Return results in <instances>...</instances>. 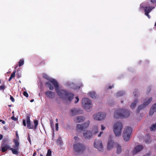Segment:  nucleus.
Instances as JSON below:
<instances>
[{"mask_svg":"<svg viewBox=\"0 0 156 156\" xmlns=\"http://www.w3.org/2000/svg\"><path fill=\"white\" fill-rule=\"evenodd\" d=\"M16 138H17V139L18 140H19V135H18V132L17 131H16Z\"/></svg>","mask_w":156,"mask_h":156,"instance_id":"42","label":"nucleus"},{"mask_svg":"<svg viewBox=\"0 0 156 156\" xmlns=\"http://www.w3.org/2000/svg\"><path fill=\"white\" fill-rule=\"evenodd\" d=\"M24 63V60L23 59H21L19 62V66H21Z\"/></svg>","mask_w":156,"mask_h":156,"instance_id":"31","label":"nucleus"},{"mask_svg":"<svg viewBox=\"0 0 156 156\" xmlns=\"http://www.w3.org/2000/svg\"><path fill=\"white\" fill-rule=\"evenodd\" d=\"M138 92V90H135L133 94H134V96L135 97H137V94H136Z\"/></svg>","mask_w":156,"mask_h":156,"instance_id":"37","label":"nucleus"},{"mask_svg":"<svg viewBox=\"0 0 156 156\" xmlns=\"http://www.w3.org/2000/svg\"><path fill=\"white\" fill-rule=\"evenodd\" d=\"M115 147L117 149L116 153L118 154H120L122 151L121 146L117 143V145H116Z\"/></svg>","mask_w":156,"mask_h":156,"instance_id":"23","label":"nucleus"},{"mask_svg":"<svg viewBox=\"0 0 156 156\" xmlns=\"http://www.w3.org/2000/svg\"><path fill=\"white\" fill-rule=\"evenodd\" d=\"M5 87V86L4 85H3L0 86V90H4Z\"/></svg>","mask_w":156,"mask_h":156,"instance_id":"35","label":"nucleus"},{"mask_svg":"<svg viewBox=\"0 0 156 156\" xmlns=\"http://www.w3.org/2000/svg\"><path fill=\"white\" fill-rule=\"evenodd\" d=\"M155 112H156V103L154 104L150 109L149 112V115L151 116Z\"/></svg>","mask_w":156,"mask_h":156,"instance_id":"20","label":"nucleus"},{"mask_svg":"<svg viewBox=\"0 0 156 156\" xmlns=\"http://www.w3.org/2000/svg\"><path fill=\"white\" fill-rule=\"evenodd\" d=\"M82 105L85 110H89L92 107L91 101L87 98H84L82 101Z\"/></svg>","mask_w":156,"mask_h":156,"instance_id":"7","label":"nucleus"},{"mask_svg":"<svg viewBox=\"0 0 156 156\" xmlns=\"http://www.w3.org/2000/svg\"><path fill=\"white\" fill-rule=\"evenodd\" d=\"M51 82L54 85L55 90L60 98H64L70 102L71 101L74 96L73 94L68 93L66 91L63 90H59L58 84L55 80H51Z\"/></svg>","mask_w":156,"mask_h":156,"instance_id":"1","label":"nucleus"},{"mask_svg":"<svg viewBox=\"0 0 156 156\" xmlns=\"http://www.w3.org/2000/svg\"><path fill=\"white\" fill-rule=\"evenodd\" d=\"M10 99L12 102H14L15 100H14V98L11 95L10 96Z\"/></svg>","mask_w":156,"mask_h":156,"instance_id":"38","label":"nucleus"},{"mask_svg":"<svg viewBox=\"0 0 156 156\" xmlns=\"http://www.w3.org/2000/svg\"><path fill=\"white\" fill-rule=\"evenodd\" d=\"M73 148L75 151L78 153H82L85 150L84 146L80 143H77L73 145Z\"/></svg>","mask_w":156,"mask_h":156,"instance_id":"6","label":"nucleus"},{"mask_svg":"<svg viewBox=\"0 0 156 156\" xmlns=\"http://www.w3.org/2000/svg\"><path fill=\"white\" fill-rule=\"evenodd\" d=\"M56 122H57V121H58V119H56Z\"/></svg>","mask_w":156,"mask_h":156,"instance_id":"58","label":"nucleus"},{"mask_svg":"<svg viewBox=\"0 0 156 156\" xmlns=\"http://www.w3.org/2000/svg\"><path fill=\"white\" fill-rule=\"evenodd\" d=\"M106 114L103 112H99L94 115L93 117L95 120H101L104 119L105 117Z\"/></svg>","mask_w":156,"mask_h":156,"instance_id":"9","label":"nucleus"},{"mask_svg":"<svg viewBox=\"0 0 156 156\" xmlns=\"http://www.w3.org/2000/svg\"><path fill=\"white\" fill-rule=\"evenodd\" d=\"M10 146L7 144H4L2 145V152H4L9 149L10 150Z\"/></svg>","mask_w":156,"mask_h":156,"instance_id":"19","label":"nucleus"},{"mask_svg":"<svg viewBox=\"0 0 156 156\" xmlns=\"http://www.w3.org/2000/svg\"><path fill=\"white\" fill-rule=\"evenodd\" d=\"M89 95L92 98H95L96 97V95L95 92H91L89 93Z\"/></svg>","mask_w":156,"mask_h":156,"instance_id":"27","label":"nucleus"},{"mask_svg":"<svg viewBox=\"0 0 156 156\" xmlns=\"http://www.w3.org/2000/svg\"><path fill=\"white\" fill-rule=\"evenodd\" d=\"M51 126H52V125H54V124L53 122H52V123H51Z\"/></svg>","mask_w":156,"mask_h":156,"instance_id":"56","label":"nucleus"},{"mask_svg":"<svg viewBox=\"0 0 156 156\" xmlns=\"http://www.w3.org/2000/svg\"><path fill=\"white\" fill-rule=\"evenodd\" d=\"M78 138V137H77V136H75L74 137V139H75V140H76Z\"/></svg>","mask_w":156,"mask_h":156,"instance_id":"54","label":"nucleus"},{"mask_svg":"<svg viewBox=\"0 0 156 156\" xmlns=\"http://www.w3.org/2000/svg\"><path fill=\"white\" fill-rule=\"evenodd\" d=\"M3 138V135H0V140H2Z\"/></svg>","mask_w":156,"mask_h":156,"instance_id":"52","label":"nucleus"},{"mask_svg":"<svg viewBox=\"0 0 156 156\" xmlns=\"http://www.w3.org/2000/svg\"><path fill=\"white\" fill-rule=\"evenodd\" d=\"M37 154V152H34L33 153V156H35Z\"/></svg>","mask_w":156,"mask_h":156,"instance_id":"53","label":"nucleus"},{"mask_svg":"<svg viewBox=\"0 0 156 156\" xmlns=\"http://www.w3.org/2000/svg\"><path fill=\"white\" fill-rule=\"evenodd\" d=\"M94 147L95 148H97L100 151H102L103 146L101 140H96L94 143Z\"/></svg>","mask_w":156,"mask_h":156,"instance_id":"10","label":"nucleus"},{"mask_svg":"<svg viewBox=\"0 0 156 156\" xmlns=\"http://www.w3.org/2000/svg\"><path fill=\"white\" fill-rule=\"evenodd\" d=\"M58 123H56L55 124V130L56 131L58 130Z\"/></svg>","mask_w":156,"mask_h":156,"instance_id":"40","label":"nucleus"},{"mask_svg":"<svg viewBox=\"0 0 156 156\" xmlns=\"http://www.w3.org/2000/svg\"><path fill=\"white\" fill-rule=\"evenodd\" d=\"M42 76L44 78L47 79V80H49L51 82V80H54V79H51L45 73H43L42 74Z\"/></svg>","mask_w":156,"mask_h":156,"instance_id":"24","label":"nucleus"},{"mask_svg":"<svg viewBox=\"0 0 156 156\" xmlns=\"http://www.w3.org/2000/svg\"><path fill=\"white\" fill-rule=\"evenodd\" d=\"M51 151L50 149H48L46 156H51Z\"/></svg>","mask_w":156,"mask_h":156,"instance_id":"33","label":"nucleus"},{"mask_svg":"<svg viewBox=\"0 0 156 156\" xmlns=\"http://www.w3.org/2000/svg\"><path fill=\"white\" fill-rule=\"evenodd\" d=\"M83 111L82 110H76L73 109L71 110L70 115L71 116H73L78 114H81L82 113Z\"/></svg>","mask_w":156,"mask_h":156,"instance_id":"15","label":"nucleus"},{"mask_svg":"<svg viewBox=\"0 0 156 156\" xmlns=\"http://www.w3.org/2000/svg\"><path fill=\"white\" fill-rule=\"evenodd\" d=\"M151 136L148 134L147 135L145 136V139L144 140L146 144H149L152 141L151 139Z\"/></svg>","mask_w":156,"mask_h":156,"instance_id":"22","label":"nucleus"},{"mask_svg":"<svg viewBox=\"0 0 156 156\" xmlns=\"http://www.w3.org/2000/svg\"><path fill=\"white\" fill-rule=\"evenodd\" d=\"M1 151V149H0V151Z\"/></svg>","mask_w":156,"mask_h":156,"instance_id":"63","label":"nucleus"},{"mask_svg":"<svg viewBox=\"0 0 156 156\" xmlns=\"http://www.w3.org/2000/svg\"><path fill=\"white\" fill-rule=\"evenodd\" d=\"M125 94V92L123 91H119L117 92L116 94V95L117 97L121 96Z\"/></svg>","mask_w":156,"mask_h":156,"instance_id":"29","label":"nucleus"},{"mask_svg":"<svg viewBox=\"0 0 156 156\" xmlns=\"http://www.w3.org/2000/svg\"><path fill=\"white\" fill-rule=\"evenodd\" d=\"M143 148V147L141 145H138L135 147L133 151V155L136 154L138 152L140 151Z\"/></svg>","mask_w":156,"mask_h":156,"instance_id":"14","label":"nucleus"},{"mask_svg":"<svg viewBox=\"0 0 156 156\" xmlns=\"http://www.w3.org/2000/svg\"><path fill=\"white\" fill-rule=\"evenodd\" d=\"M23 94L27 98L28 97V94L26 91H24Z\"/></svg>","mask_w":156,"mask_h":156,"instance_id":"34","label":"nucleus"},{"mask_svg":"<svg viewBox=\"0 0 156 156\" xmlns=\"http://www.w3.org/2000/svg\"><path fill=\"white\" fill-rule=\"evenodd\" d=\"M151 2L153 3L156 4V0H151Z\"/></svg>","mask_w":156,"mask_h":156,"instance_id":"46","label":"nucleus"},{"mask_svg":"<svg viewBox=\"0 0 156 156\" xmlns=\"http://www.w3.org/2000/svg\"><path fill=\"white\" fill-rule=\"evenodd\" d=\"M17 76L18 78H20L21 77V75L20 74H19L18 73L17 74Z\"/></svg>","mask_w":156,"mask_h":156,"instance_id":"51","label":"nucleus"},{"mask_svg":"<svg viewBox=\"0 0 156 156\" xmlns=\"http://www.w3.org/2000/svg\"><path fill=\"white\" fill-rule=\"evenodd\" d=\"M41 156H42V155H41Z\"/></svg>","mask_w":156,"mask_h":156,"instance_id":"62","label":"nucleus"},{"mask_svg":"<svg viewBox=\"0 0 156 156\" xmlns=\"http://www.w3.org/2000/svg\"><path fill=\"white\" fill-rule=\"evenodd\" d=\"M1 81L0 80V84H1Z\"/></svg>","mask_w":156,"mask_h":156,"instance_id":"59","label":"nucleus"},{"mask_svg":"<svg viewBox=\"0 0 156 156\" xmlns=\"http://www.w3.org/2000/svg\"><path fill=\"white\" fill-rule=\"evenodd\" d=\"M156 129V123L152 125L150 127V130L151 131H153Z\"/></svg>","mask_w":156,"mask_h":156,"instance_id":"30","label":"nucleus"},{"mask_svg":"<svg viewBox=\"0 0 156 156\" xmlns=\"http://www.w3.org/2000/svg\"><path fill=\"white\" fill-rule=\"evenodd\" d=\"M17 73H18V72H20V71H18H18H17Z\"/></svg>","mask_w":156,"mask_h":156,"instance_id":"60","label":"nucleus"},{"mask_svg":"<svg viewBox=\"0 0 156 156\" xmlns=\"http://www.w3.org/2000/svg\"><path fill=\"white\" fill-rule=\"evenodd\" d=\"M45 94L46 96L49 98L52 99L55 97V93L51 91L48 90L46 91Z\"/></svg>","mask_w":156,"mask_h":156,"instance_id":"18","label":"nucleus"},{"mask_svg":"<svg viewBox=\"0 0 156 156\" xmlns=\"http://www.w3.org/2000/svg\"><path fill=\"white\" fill-rule=\"evenodd\" d=\"M13 142L15 145H13L14 148H10V150L12 151L13 154L17 155L18 154V151L19 150V147L20 144L17 139H14L13 140Z\"/></svg>","mask_w":156,"mask_h":156,"instance_id":"5","label":"nucleus"},{"mask_svg":"<svg viewBox=\"0 0 156 156\" xmlns=\"http://www.w3.org/2000/svg\"><path fill=\"white\" fill-rule=\"evenodd\" d=\"M16 71L15 70H14L12 72V73L11 74L9 78V81H10L12 78H14L15 77V73H16Z\"/></svg>","mask_w":156,"mask_h":156,"instance_id":"26","label":"nucleus"},{"mask_svg":"<svg viewBox=\"0 0 156 156\" xmlns=\"http://www.w3.org/2000/svg\"><path fill=\"white\" fill-rule=\"evenodd\" d=\"M116 145H117V143L114 142L112 140V137L109 136L107 147V149L108 150H111L113 147H115Z\"/></svg>","mask_w":156,"mask_h":156,"instance_id":"11","label":"nucleus"},{"mask_svg":"<svg viewBox=\"0 0 156 156\" xmlns=\"http://www.w3.org/2000/svg\"><path fill=\"white\" fill-rule=\"evenodd\" d=\"M56 143L58 144L59 145H61L62 144V141H61V138H58L57 141H56Z\"/></svg>","mask_w":156,"mask_h":156,"instance_id":"32","label":"nucleus"},{"mask_svg":"<svg viewBox=\"0 0 156 156\" xmlns=\"http://www.w3.org/2000/svg\"><path fill=\"white\" fill-rule=\"evenodd\" d=\"M11 119L14 121H16L17 120V119L14 116H12L11 117Z\"/></svg>","mask_w":156,"mask_h":156,"instance_id":"45","label":"nucleus"},{"mask_svg":"<svg viewBox=\"0 0 156 156\" xmlns=\"http://www.w3.org/2000/svg\"><path fill=\"white\" fill-rule=\"evenodd\" d=\"M89 122L88 121L87 123H84L83 124H78L76 126L77 129L82 131L84 129L86 128L88 126Z\"/></svg>","mask_w":156,"mask_h":156,"instance_id":"13","label":"nucleus"},{"mask_svg":"<svg viewBox=\"0 0 156 156\" xmlns=\"http://www.w3.org/2000/svg\"><path fill=\"white\" fill-rule=\"evenodd\" d=\"M92 131L94 134H96L98 132V127L96 126H95L93 128Z\"/></svg>","mask_w":156,"mask_h":156,"instance_id":"25","label":"nucleus"},{"mask_svg":"<svg viewBox=\"0 0 156 156\" xmlns=\"http://www.w3.org/2000/svg\"><path fill=\"white\" fill-rule=\"evenodd\" d=\"M41 156H42V155H41Z\"/></svg>","mask_w":156,"mask_h":156,"instance_id":"61","label":"nucleus"},{"mask_svg":"<svg viewBox=\"0 0 156 156\" xmlns=\"http://www.w3.org/2000/svg\"><path fill=\"white\" fill-rule=\"evenodd\" d=\"M51 84L50 82H47L45 83V85H48V86H50V85H51Z\"/></svg>","mask_w":156,"mask_h":156,"instance_id":"48","label":"nucleus"},{"mask_svg":"<svg viewBox=\"0 0 156 156\" xmlns=\"http://www.w3.org/2000/svg\"><path fill=\"white\" fill-rule=\"evenodd\" d=\"M0 122H2V123L3 124H4L5 123V121L4 120H2V119H0Z\"/></svg>","mask_w":156,"mask_h":156,"instance_id":"49","label":"nucleus"},{"mask_svg":"<svg viewBox=\"0 0 156 156\" xmlns=\"http://www.w3.org/2000/svg\"><path fill=\"white\" fill-rule=\"evenodd\" d=\"M154 8V7H152L150 6L146 7H145L144 9L145 12V14L148 17V18H150V16L149 14V13Z\"/></svg>","mask_w":156,"mask_h":156,"instance_id":"17","label":"nucleus"},{"mask_svg":"<svg viewBox=\"0 0 156 156\" xmlns=\"http://www.w3.org/2000/svg\"><path fill=\"white\" fill-rule=\"evenodd\" d=\"M138 102V100L136 99L130 105L131 108H134L136 106V103Z\"/></svg>","mask_w":156,"mask_h":156,"instance_id":"28","label":"nucleus"},{"mask_svg":"<svg viewBox=\"0 0 156 156\" xmlns=\"http://www.w3.org/2000/svg\"><path fill=\"white\" fill-rule=\"evenodd\" d=\"M132 131L131 127H126L123 132V137L125 141H127L129 140Z\"/></svg>","mask_w":156,"mask_h":156,"instance_id":"4","label":"nucleus"},{"mask_svg":"<svg viewBox=\"0 0 156 156\" xmlns=\"http://www.w3.org/2000/svg\"><path fill=\"white\" fill-rule=\"evenodd\" d=\"M27 119V127L28 129H36L37 128V126L38 125V122L36 120H34V126L31 123L30 120V116H27L26 117Z\"/></svg>","mask_w":156,"mask_h":156,"instance_id":"8","label":"nucleus"},{"mask_svg":"<svg viewBox=\"0 0 156 156\" xmlns=\"http://www.w3.org/2000/svg\"><path fill=\"white\" fill-rule=\"evenodd\" d=\"M27 139H28V141H29V142L30 143H31V140H30V136L29 134H28V136L27 137Z\"/></svg>","mask_w":156,"mask_h":156,"instance_id":"44","label":"nucleus"},{"mask_svg":"<svg viewBox=\"0 0 156 156\" xmlns=\"http://www.w3.org/2000/svg\"><path fill=\"white\" fill-rule=\"evenodd\" d=\"M130 114V112L127 109H119L116 111L114 117L116 119L127 118L129 116Z\"/></svg>","mask_w":156,"mask_h":156,"instance_id":"2","label":"nucleus"},{"mask_svg":"<svg viewBox=\"0 0 156 156\" xmlns=\"http://www.w3.org/2000/svg\"><path fill=\"white\" fill-rule=\"evenodd\" d=\"M23 124L24 126H26V121L25 120H24V119L23 120Z\"/></svg>","mask_w":156,"mask_h":156,"instance_id":"41","label":"nucleus"},{"mask_svg":"<svg viewBox=\"0 0 156 156\" xmlns=\"http://www.w3.org/2000/svg\"><path fill=\"white\" fill-rule=\"evenodd\" d=\"M152 100V98H150L148 99V100L147 101L144 102L142 105H139L138 106L137 110V112H139L140 110L145 108V107L147 105L150 103V102Z\"/></svg>","mask_w":156,"mask_h":156,"instance_id":"12","label":"nucleus"},{"mask_svg":"<svg viewBox=\"0 0 156 156\" xmlns=\"http://www.w3.org/2000/svg\"><path fill=\"white\" fill-rule=\"evenodd\" d=\"M83 134L85 139H89L92 136V133L90 130L84 131Z\"/></svg>","mask_w":156,"mask_h":156,"instance_id":"16","label":"nucleus"},{"mask_svg":"<svg viewBox=\"0 0 156 156\" xmlns=\"http://www.w3.org/2000/svg\"><path fill=\"white\" fill-rule=\"evenodd\" d=\"M34 101V99H32L30 101V102H32Z\"/></svg>","mask_w":156,"mask_h":156,"instance_id":"57","label":"nucleus"},{"mask_svg":"<svg viewBox=\"0 0 156 156\" xmlns=\"http://www.w3.org/2000/svg\"><path fill=\"white\" fill-rule=\"evenodd\" d=\"M85 119V118L82 116H78L75 121L77 123L81 122H83Z\"/></svg>","mask_w":156,"mask_h":156,"instance_id":"21","label":"nucleus"},{"mask_svg":"<svg viewBox=\"0 0 156 156\" xmlns=\"http://www.w3.org/2000/svg\"><path fill=\"white\" fill-rule=\"evenodd\" d=\"M101 129L102 130H103L105 129V127L103 125H101Z\"/></svg>","mask_w":156,"mask_h":156,"instance_id":"47","label":"nucleus"},{"mask_svg":"<svg viewBox=\"0 0 156 156\" xmlns=\"http://www.w3.org/2000/svg\"><path fill=\"white\" fill-rule=\"evenodd\" d=\"M113 131L116 136H119L121 134L123 128L122 123L119 122H116L113 126Z\"/></svg>","mask_w":156,"mask_h":156,"instance_id":"3","label":"nucleus"},{"mask_svg":"<svg viewBox=\"0 0 156 156\" xmlns=\"http://www.w3.org/2000/svg\"><path fill=\"white\" fill-rule=\"evenodd\" d=\"M113 87V86H109V88L108 89H111Z\"/></svg>","mask_w":156,"mask_h":156,"instance_id":"55","label":"nucleus"},{"mask_svg":"<svg viewBox=\"0 0 156 156\" xmlns=\"http://www.w3.org/2000/svg\"><path fill=\"white\" fill-rule=\"evenodd\" d=\"M76 101H75V103H77L79 101V98H78V96H77L76 97Z\"/></svg>","mask_w":156,"mask_h":156,"instance_id":"39","label":"nucleus"},{"mask_svg":"<svg viewBox=\"0 0 156 156\" xmlns=\"http://www.w3.org/2000/svg\"><path fill=\"white\" fill-rule=\"evenodd\" d=\"M49 88L50 90H53L54 89V87L53 85L51 84V85L49 86Z\"/></svg>","mask_w":156,"mask_h":156,"instance_id":"36","label":"nucleus"},{"mask_svg":"<svg viewBox=\"0 0 156 156\" xmlns=\"http://www.w3.org/2000/svg\"><path fill=\"white\" fill-rule=\"evenodd\" d=\"M45 61H42L40 62V65H44L45 64Z\"/></svg>","mask_w":156,"mask_h":156,"instance_id":"43","label":"nucleus"},{"mask_svg":"<svg viewBox=\"0 0 156 156\" xmlns=\"http://www.w3.org/2000/svg\"><path fill=\"white\" fill-rule=\"evenodd\" d=\"M103 133V132L101 131V132H100V133H99V134L98 135V137H100L101 136V135Z\"/></svg>","mask_w":156,"mask_h":156,"instance_id":"50","label":"nucleus"}]
</instances>
